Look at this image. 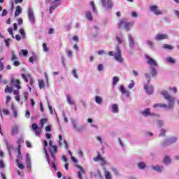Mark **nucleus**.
<instances>
[{
    "mask_svg": "<svg viewBox=\"0 0 179 179\" xmlns=\"http://www.w3.org/2000/svg\"><path fill=\"white\" fill-rule=\"evenodd\" d=\"M161 94L164 96L165 100H168V106L166 105V103H156L153 106V108H157L159 107L160 108H166L167 107L169 109L173 108L174 107V97L171 96V94H169V92L167 91H162Z\"/></svg>",
    "mask_w": 179,
    "mask_h": 179,
    "instance_id": "nucleus-1",
    "label": "nucleus"
},
{
    "mask_svg": "<svg viewBox=\"0 0 179 179\" xmlns=\"http://www.w3.org/2000/svg\"><path fill=\"white\" fill-rule=\"evenodd\" d=\"M108 55L110 57H114V59L117 62H120V63L124 62V59L122 58V55H121V49H120V47H118V46L116 48V53L115 54H114L113 51H110V52H108Z\"/></svg>",
    "mask_w": 179,
    "mask_h": 179,
    "instance_id": "nucleus-2",
    "label": "nucleus"
},
{
    "mask_svg": "<svg viewBox=\"0 0 179 179\" xmlns=\"http://www.w3.org/2000/svg\"><path fill=\"white\" fill-rule=\"evenodd\" d=\"M122 26L124 27V29L127 31H129L132 29L133 24L131 22H127L125 20H121L118 23L119 29H122Z\"/></svg>",
    "mask_w": 179,
    "mask_h": 179,
    "instance_id": "nucleus-3",
    "label": "nucleus"
},
{
    "mask_svg": "<svg viewBox=\"0 0 179 179\" xmlns=\"http://www.w3.org/2000/svg\"><path fill=\"white\" fill-rule=\"evenodd\" d=\"M177 139V137H170L162 143V146H169V145H173V143H176Z\"/></svg>",
    "mask_w": 179,
    "mask_h": 179,
    "instance_id": "nucleus-4",
    "label": "nucleus"
},
{
    "mask_svg": "<svg viewBox=\"0 0 179 179\" xmlns=\"http://www.w3.org/2000/svg\"><path fill=\"white\" fill-rule=\"evenodd\" d=\"M94 162H100L101 166H106L107 164V162L106 161L105 158H103L101 157V154L100 152H98L97 156L96 157L93 158Z\"/></svg>",
    "mask_w": 179,
    "mask_h": 179,
    "instance_id": "nucleus-5",
    "label": "nucleus"
},
{
    "mask_svg": "<svg viewBox=\"0 0 179 179\" xmlns=\"http://www.w3.org/2000/svg\"><path fill=\"white\" fill-rule=\"evenodd\" d=\"M150 10L153 12L155 15H163V10L159 9V6L157 5H153L150 6Z\"/></svg>",
    "mask_w": 179,
    "mask_h": 179,
    "instance_id": "nucleus-6",
    "label": "nucleus"
},
{
    "mask_svg": "<svg viewBox=\"0 0 179 179\" xmlns=\"http://www.w3.org/2000/svg\"><path fill=\"white\" fill-rule=\"evenodd\" d=\"M101 4L103 8L111 9L113 8V1L111 0H101Z\"/></svg>",
    "mask_w": 179,
    "mask_h": 179,
    "instance_id": "nucleus-7",
    "label": "nucleus"
},
{
    "mask_svg": "<svg viewBox=\"0 0 179 179\" xmlns=\"http://www.w3.org/2000/svg\"><path fill=\"white\" fill-rule=\"evenodd\" d=\"M28 17L31 23H33V24L36 23L34 13H33V10H31V8H29L28 9Z\"/></svg>",
    "mask_w": 179,
    "mask_h": 179,
    "instance_id": "nucleus-8",
    "label": "nucleus"
},
{
    "mask_svg": "<svg viewBox=\"0 0 179 179\" xmlns=\"http://www.w3.org/2000/svg\"><path fill=\"white\" fill-rule=\"evenodd\" d=\"M72 124H73V128H75V129H76L78 132H83V131H84L85 129L86 128L85 125H82L78 127V125L76 124V120H72Z\"/></svg>",
    "mask_w": 179,
    "mask_h": 179,
    "instance_id": "nucleus-9",
    "label": "nucleus"
},
{
    "mask_svg": "<svg viewBox=\"0 0 179 179\" xmlns=\"http://www.w3.org/2000/svg\"><path fill=\"white\" fill-rule=\"evenodd\" d=\"M22 78L27 83L29 82V80H30L29 85L31 86H33V83H34V81L33 80V78H31V76L30 74H28L27 76H26V74L22 73Z\"/></svg>",
    "mask_w": 179,
    "mask_h": 179,
    "instance_id": "nucleus-10",
    "label": "nucleus"
},
{
    "mask_svg": "<svg viewBox=\"0 0 179 179\" xmlns=\"http://www.w3.org/2000/svg\"><path fill=\"white\" fill-rule=\"evenodd\" d=\"M145 58L148 59L147 64H148V65H150V66H157V62H156L155 59L149 57L148 55H146Z\"/></svg>",
    "mask_w": 179,
    "mask_h": 179,
    "instance_id": "nucleus-11",
    "label": "nucleus"
},
{
    "mask_svg": "<svg viewBox=\"0 0 179 179\" xmlns=\"http://www.w3.org/2000/svg\"><path fill=\"white\" fill-rule=\"evenodd\" d=\"M66 97L67 103H69V104H71V106H74V108L76 111V110H78V106H76V103H75V101H73V99L71 98V95L69 94L66 95Z\"/></svg>",
    "mask_w": 179,
    "mask_h": 179,
    "instance_id": "nucleus-12",
    "label": "nucleus"
},
{
    "mask_svg": "<svg viewBox=\"0 0 179 179\" xmlns=\"http://www.w3.org/2000/svg\"><path fill=\"white\" fill-rule=\"evenodd\" d=\"M26 164L27 168L28 169V171H31V159L30 158V156H29V154H27L26 156Z\"/></svg>",
    "mask_w": 179,
    "mask_h": 179,
    "instance_id": "nucleus-13",
    "label": "nucleus"
},
{
    "mask_svg": "<svg viewBox=\"0 0 179 179\" xmlns=\"http://www.w3.org/2000/svg\"><path fill=\"white\" fill-rule=\"evenodd\" d=\"M32 129H33V131H35V134L37 136H38V135L41 134V128L38 127L37 124L34 123L32 124Z\"/></svg>",
    "mask_w": 179,
    "mask_h": 179,
    "instance_id": "nucleus-14",
    "label": "nucleus"
},
{
    "mask_svg": "<svg viewBox=\"0 0 179 179\" xmlns=\"http://www.w3.org/2000/svg\"><path fill=\"white\" fill-rule=\"evenodd\" d=\"M141 114L143 115H145V117H149V115H150V116L156 115V114L152 113L150 112V108H147L144 110L141 111Z\"/></svg>",
    "mask_w": 179,
    "mask_h": 179,
    "instance_id": "nucleus-15",
    "label": "nucleus"
},
{
    "mask_svg": "<svg viewBox=\"0 0 179 179\" xmlns=\"http://www.w3.org/2000/svg\"><path fill=\"white\" fill-rule=\"evenodd\" d=\"M169 36L167 34H157L155 37L157 41H162V40H167Z\"/></svg>",
    "mask_w": 179,
    "mask_h": 179,
    "instance_id": "nucleus-16",
    "label": "nucleus"
},
{
    "mask_svg": "<svg viewBox=\"0 0 179 179\" xmlns=\"http://www.w3.org/2000/svg\"><path fill=\"white\" fill-rule=\"evenodd\" d=\"M76 167H77V169H79L80 170V171L78 172V178L83 179L82 174H85V173H86V171H85V169H83V168H82V166H80L79 165H76Z\"/></svg>",
    "mask_w": 179,
    "mask_h": 179,
    "instance_id": "nucleus-17",
    "label": "nucleus"
},
{
    "mask_svg": "<svg viewBox=\"0 0 179 179\" xmlns=\"http://www.w3.org/2000/svg\"><path fill=\"white\" fill-rule=\"evenodd\" d=\"M120 90L122 94H125L127 97H129V92L127 91L124 85H121L120 87Z\"/></svg>",
    "mask_w": 179,
    "mask_h": 179,
    "instance_id": "nucleus-18",
    "label": "nucleus"
},
{
    "mask_svg": "<svg viewBox=\"0 0 179 179\" xmlns=\"http://www.w3.org/2000/svg\"><path fill=\"white\" fill-rule=\"evenodd\" d=\"M11 83H15V87L17 89H22V87L20 86V80H11Z\"/></svg>",
    "mask_w": 179,
    "mask_h": 179,
    "instance_id": "nucleus-19",
    "label": "nucleus"
},
{
    "mask_svg": "<svg viewBox=\"0 0 179 179\" xmlns=\"http://www.w3.org/2000/svg\"><path fill=\"white\" fill-rule=\"evenodd\" d=\"M144 89L148 94H152L153 93V87H148V85H145Z\"/></svg>",
    "mask_w": 179,
    "mask_h": 179,
    "instance_id": "nucleus-20",
    "label": "nucleus"
},
{
    "mask_svg": "<svg viewBox=\"0 0 179 179\" xmlns=\"http://www.w3.org/2000/svg\"><path fill=\"white\" fill-rule=\"evenodd\" d=\"M17 159H15L16 163H20L22 160H23V157H22V151H17Z\"/></svg>",
    "mask_w": 179,
    "mask_h": 179,
    "instance_id": "nucleus-21",
    "label": "nucleus"
},
{
    "mask_svg": "<svg viewBox=\"0 0 179 179\" xmlns=\"http://www.w3.org/2000/svg\"><path fill=\"white\" fill-rule=\"evenodd\" d=\"M152 169L155 171H157L158 173H162V171H163V167L159 165H157L155 166H152Z\"/></svg>",
    "mask_w": 179,
    "mask_h": 179,
    "instance_id": "nucleus-22",
    "label": "nucleus"
},
{
    "mask_svg": "<svg viewBox=\"0 0 179 179\" xmlns=\"http://www.w3.org/2000/svg\"><path fill=\"white\" fill-rule=\"evenodd\" d=\"M22 13V7L20 6H17L16 10L15 12V16L17 17V16H19Z\"/></svg>",
    "mask_w": 179,
    "mask_h": 179,
    "instance_id": "nucleus-23",
    "label": "nucleus"
},
{
    "mask_svg": "<svg viewBox=\"0 0 179 179\" xmlns=\"http://www.w3.org/2000/svg\"><path fill=\"white\" fill-rule=\"evenodd\" d=\"M129 41L130 47H134V45H135V41H134V38L131 34L129 35Z\"/></svg>",
    "mask_w": 179,
    "mask_h": 179,
    "instance_id": "nucleus-24",
    "label": "nucleus"
},
{
    "mask_svg": "<svg viewBox=\"0 0 179 179\" xmlns=\"http://www.w3.org/2000/svg\"><path fill=\"white\" fill-rule=\"evenodd\" d=\"M85 16H86L87 20H90V21L93 20V15H92V12L87 11V12L85 13Z\"/></svg>",
    "mask_w": 179,
    "mask_h": 179,
    "instance_id": "nucleus-25",
    "label": "nucleus"
},
{
    "mask_svg": "<svg viewBox=\"0 0 179 179\" xmlns=\"http://www.w3.org/2000/svg\"><path fill=\"white\" fill-rule=\"evenodd\" d=\"M5 93H12L13 92V88L9 87V85H6L5 89H4Z\"/></svg>",
    "mask_w": 179,
    "mask_h": 179,
    "instance_id": "nucleus-26",
    "label": "nucleus"
},
{
    "mask_svg": "<svg viewBox=\"0 0 179 179\" xmlns=\"http://www.w3.org/2000/svg\"><path fill=\"white\" fill-rule=\"evenodd\" d=\"M104 175L106 179H113V176H111V173H110V171H105Z\"/></svg>",
    "mask_w": 179,
    "mask_h": 179,
    "instance_id": "nucleus-27",
    "label": "nucleus"
},
{
    "mask_svg": "<svg viewBox=\"0 0 179 179\" xmlns=\"http://www.w3.org/2000/svg\"><path fill=\"white\" fill-rule=\"evenodd\" d=\"M120 82V78L118 77H113V86H115Z\"/></svg>",
    "mask_w": 179,
    "mask_h": 179,
    "instance_id": "nucleus-28",
    "label": "nucleus"
},
{
    "mask_svg": "<svg viewBox=\"0 0 179 179\" xmlns=\"http://www.w3.org/2000/svg\"><path fill=\"white\" fill-rule=\"evenodd\" d=\"M164 50H173L174 47L171 45L164 44L162 47Z\"/></svg>",
    "mask_w": 179,
    "mask_h": 179,
    "instance_id": "nucleus-29",
    "label": "nucleus"
},
{
    "mask_svg": "<svg viewBox=\"0 0 179 179\" xmlns=\"http://www.w3.org/2000/svg\"><path fill=\"white\" fill-rule=\"evenodd\" d=\"M166 59L169 64H176V59L171 57H166Z\"/></svg>",
    "mask_w": 179,
    "mask_h": 179,
    "instance_id": "nucleus-30",
    "label": "nucleus"
},
{
    "mask_svg": "<svg viewBox=\"0 0 179 179\" xmlns=\"http://www.w3.org/2000/svg\"><path fill=\"white\" fill-rule=\"evenodd\" d=\"M112 111L113 113H118V105L117 104L112 105Z\"/></svg>",
    "mask_w": 179,
    "mask_h": 179,
    "instance_id": "nucleus-31",
    "label": "nucleus"
},
{
    "mask_svg": "<svg viewBox=\"0 0 179 179\" xmlns=\"http://www.w3.org/2000/svg\"><path fill=\"white\" fill-rule=\"evenodd\" d=\"M95 102L97 103V104H101V103H103V99H101V97L99 96H96L95 97Z\"/></svg>",
    "mask_w": 179,
    "mask_h": 179,
    "instance_id": "nucleus-32",
    "label": "nucleus"
},
{
    "mask_svg": "<svg viewBox=\"0 0 179 179\" xmlns=\"http://www.w3.org/2000/svg\"><path fill=\"white\" fill-rule=\"evenodd\" d=\"M38 86L39 89H44V87H45V85L44 84V80H41L38 81Z\"/></svg>",
    "mask_w": 179,
    "mask_h": 179,
    "instance_id": "nucleus-33",
    "label": "nucleus"
},
{
    "mask_svg": "<svg viewBox=\"0 0 179 179\" xmlns=\"http://www.w3.org/2000/svg\"><path fill=\"white\" fill-rule=\"evenodd\" d=\"M138 167L143 170V169H146V164L145 162H140L138 164Z\"/></svg>",
    "mask_w": 179,
    "mask_h": 179,
    "instance_id": "nucleus-34",
    "label": "nucleus"
},
{
    "mask_svg": "<svg viewBox=\"0 0 179 179\" xmlns=\"http://www.w3.org/2000/svg\"><path fill=\"white\" fill-rule=\"evenodd\" d=\"M163 162L165 164H170V163L171 162L170 159V157H169V156L165 157Z\"/></svg>",
    "mask_w": 179,
    "mask_h": 179,
    "instance_id": "nucleus-35",
    "label": "nucleus"
},
{
    "mask_svg": "<svg viewBox=\"0 0 179 179\" xmlns=\"http://www.w3.org/2000/svg\"><path fill=\"white\" fill-rule=\"evenodd\" d=\"M48 121L47 118H42L41 120V128L44 127V124Z\"/></svg>",
    "mask_w": 179,
    "mask_h": 179,
    "instance_id": "nucleus-36",
    "label": "nucleus"
},
{
    "mask_svg": "<svg viewBox=\"0 0 179 179\" xmlns=\"http://www.w3.org/2000/svg\"><path fill=\"white\" fill-rule=\"evenodd\" d=\"M151 75L152 77L156 76V75H157V71H156V69H155L154 67H151Z\"/></svg>",
    "mask_w": 179,
    "mask_h": 179,
    "instance_id": "nucleus-37",
    "label": "nucleus"
},
{
    "mask_svg": "<svg viewBox=\"0 0 179 179\" xmlns=\"http://www.w3.org/2000/svg\"><path fill=\"white\" fill-rule=\"evenodd\" d=\"M20 34L22 36V38H26V32H24V29H20Z\"/></svg>",
    "mask_w": 179,
    "mask_h": 179,
    "instance_id": "nucleus-38",
    "label": "nucleus"
},
{
    "mask_svg": "<svg viewBox=\"0 0 179 179\" xmlns=\"http://www.w3.org/2000/svg\"><path fill=\"white\" fill-rule=\"evenodd\" d=\"M15 134H17V127L16 126H14L11 131V135L13 136Z\"/></svg>",
    "mask_w": 179,
    "mask_h": 179,
    "instance_id": "nucleus-39",
    "label": "nucleus"
},
{
    "mask_svg": "<svg viewBox=\"0 0 179 179\" xmlns=\"http://www.w3.org/2000/svg\"><path fill=\"white\" fill-rule=\"evenodd\" d=\"M7 150H8V152L10 153V155H11L12 152H12V150H13V147L12 146V145L8 144L7 145Z\"/></svg>",
    "mask_w": 179,
    "mask_h": 179,
    "instance_id": "nucleus-40",
    "label": "nucleus"
},
{
    "mask_svg": "<svg viewBox=\"0 0 179 179\" xmlns=\"http://www.w3.org/2000/svg\"><path fill=\"white\" fill-rule=\"evenodd\" d=\"M90 5L92 6L93 12H96V4L93 1H90Z\"/></svg>",
    "mask_w": 179,
    "mask_h": 179,
    "instance_id": "nucleus-41",
    "label": "nucleus"
},
{
    "mask_svg": "<svg viewBox=\"0 0 179 179\" xmlns=\"http://www.w3.org/2000/svg\"><path fill=\"white\" fill-rule=\"evenodd\" d=\"M10 59L11 61H16V59H17V57L15 55V52H12Z\"/></svg>",
    "mask_w": 179,
    "mask_h": 179,
    "instance_id": "nucleus-42",
    "label": "nucleus"
},
{
    "mask_svg": "<svg viewBox=\"0 0 179 179\" xmlns=\"http://www.w3.org/2000/svg\"><path fill=\"white\" fill-rule=\"evenodd\" d=\"M147 44L149 45L150 48H153L155 47V43L150 41H148Z\"/></svg>",
    "mask_w": 179,
    "mask_h": 179,
    "instance_id": "nucleus-43",
    "label": "nucleus"
},
{
    "mask_svg": "<svg viewBox=\"0 0 179 179\" xmlns=\"http://www.w3.org/2000/svg\"><path fill=\"white\" fill-rule=\"evenodd\" d=\"M2 61H3V57L0 59V71H2V69L5 68V66H3V62H2Z\"/></svg>",
    "mask_w": 179,
    "mask_h": 179,
    "instance_id": "nucleus-44",
    "label": "nucleus"
},
{
    "mask_svg": "<svg viewBox=\"0 0 179 179\" xmlns=\"http://www.w3.org/2000/svg\"><path fill=\"white\" fill-rule=\"evenodd\" d=\"M8 31L9 34H10V36H12L13 38H15V36H13V29H12V27H9L8 29Z\"/></svg>",
    "mask_w": 179,
    "mask_h": 179,
    "instance_id": "nucleus-45",
    "label": "nucleus"
},
{
    "mask_svg": "<svg viewBox=\"0 0 179 179\" xmlns=\"http://www.w3.org/2000/svg\"><path fill=\"white\" fill-rule=\"evenodd\" d=\"M159 136H166V130L164 129H161Z\"/></svg>",
    "mask_w": 179,
    "mask_h": 179,
    "instance_id": "nucleus-46",
    "label": "nucleus"
},
{
    "mask_svg": "<svg viewBox=\"0 0 179 179\" xmlns=\"http://www.w3.org/2000/svg\"><path fill=\"white\" fill-rule=\"evenodd\" d=\"M112 171L116 174V176H120V172L118 171V169L117 168H113Z\"/></svg>",
    "mask_w": 179,
    "mask_h": 179,
    "instance_id": "nucleus-47",
    "label": "nucleus"
},
{
    "mask_svg": "<svg viewBox=\"0 0 179 179\" xmlns=\"http://www.w3.org/2000/svg\"><path fill=\"white\" fill-rule=\"evenodd\" d=\"M115 40L118 42V44H122V40H121L120 36H116Z\"/></svg>",
    "mask_w": 179,
    "mask_h": 179,
    "instance_id": "nucleus-48",
    "label": "nucleus"
},
{
    "mask_svg": "<svg viewBox=\"0 0 179 179\" xmlns=\"http://www.w3.org/2000/svg\"><path fill=\"white\" fill-rule=\"evenodd\" d=\"M23 96H24V101H27V99H29V93L24 92Z\"/></svg>",
    "mask_w": 179,
    "mask_h": 179,
    "instance_id": "nucleus-49",
    "label": "nucleus"
},
{
    "mask_svg": "<svg viewBox=\"0 0 179 179\" xmlns=\"http://www.w3.org/2000/svg\"><path fill=\"white\" fill-rule=\"evenodd\" d=\"M34 59H36V56H32L29 57V61L31 64H34Z\"/></svg>",
    "mask_w": 179,
    "mask_h": 179,
    "instance_id": "nucleus-50",
    "label": "nucleus"
},
{
    "mask_svg": "<svg viewBox=\"0 0 179 179\" xmlns=\"http://www.w3.org/2000/svg\"><path fill=\"white\" fill-rule=\"evenodd\" d=\"M72 73L74 78H76V79H79V76H78V74H76V70H73Z\"/></svg>",
    "mask_w": 179,
    "mask_h": 179,
    "instance_id": "nucleus-51",
    "label": "nucleus"
},
{
    "mask_svg": "<svg viewBox=\"0 0 179 179\" xmlns=\"http://www.w3.org/2000/svg\"><path fill=\"white\" fill-rule=\"evenodd\" d=\"M21 52H22V55H24V57H26L27 55V54H29V52L27 50H22Z\"/></svg>",
    "mask_w": 179,
    "mask_h": 179,
    "instance_id": "nucleus-52",
    "label": "nucleus"
},
{
    "mask_svg": "<svg viewBox=\"0 0 179 179\" xmlns=\"http://www.w3.org/2000/svg\"><path fill=\"white\" fill-rule=\"evenodd\" d=\"M16 163H17L19 169H20L21 170H23V169H24V166H23V164H20V162H16Z\"/></svg>",
    "mask_w": 179,
    "mask_h": 179,
    "instance_id": "nucleus-53",
    "label": "nucleus"
},
{
    "mask_svg": "<svg viewBox=\"0 0 179 179\" xmlns=\"http://www.w3.org/2000/svg\"><path fill=\"white\" fill-rule=\"evenodd\" d=\"M43 51H45V52H48V48H47V44L43 43Z\"/></svg>",
    "mask_w": 179,
    "mask_h": 179,
    "instance_id": "nucleus-54",
    "label": "nucleus"
},
{
    "mask_svg": "<svg viewBox=\"0 0 179 179\" xmlns=\"http://www.w3.org/2000/svg\"><path fill=\"white\" fill-rule=\"evenodd\" d=\"M6 15H8V10L3 9L1 13V16H6Z\"/></svg>",
    "mask_w": 179,
    "mask_h": 179,
    "instance_id": "nucleus-55",
    "label": "nucleus"
},
{
    "mask_svg": "<svg viewBox=\"0 0 179 179\" xmlns=\"http://www.w3.org/2000/svg\"><path fill=\"white\" fill-rule=\"evenodd\" d=\"M11 100H12V97H10V96H6V104H8L9 101H10Z\"/></svg>",
    "mask_w": 179,
    "mask_h": 179,
    "instance_id": "nucleus-56",
    "label": "nucleus"
},
{
    "mask_svg": "<svg viewBox=\"0 0 179 179\" xmlns=\"http://www.w3.org/2000/svg\"><path fill=\"white\" fill-rule=\"evenodd\" d=\"M52 148H53L52 153H57V152H58V147H57V145H53Z\"/></svg>",
    "mask_w": 179,
    "mask_h": 179,
    "instance_id": "nucleus-57",
    "label": "nucleus"
},
{
    "mask_svg": "<svg viewBox=\"0 0 179 179\" xmlns=\"http://www.w3.org/2000/svg\"><path fill=\"white\" fill-rule=\"evenodd\" d=\"M66 52L67 54V57H72L73 53L71 50H67Z\"/></svg>",
    "mask_w": 179,
    "mask_h": 179,
    "instance_id": "nucleus-58",
    "label": "nucleus"
},
{
    "mask_svg": "<svg viewBox=\"0 0 179 179\" xmlns=\"http://www.w3.org/2000/svg\"><path fill=\"white\" fill-rule=\"evenodd\" d=\"M13 65L14 66H19V65H20V62H19L17 60H15L13 62Z\"/></svg>",
    "mask_w": 179,
    "mask_h": 179,
    "instance_id": "nucleus-59",
    "label": "nucleus"
},
{
    "mask_svg": "<svg viewBox=\"0 0 179 179\" xmlns=\"http://www.w3.org/2000/svg\"><path fill=\"white\" fill-rule=\"evenodd\" d=\"M103 64H99L98 65V71H103Z\"/></svg>",
    "mask_w": 179,
    "mask_h": 179,
    "instance_id": "nucleus-60",
    "label": "nucleus"
},
{
    "mask_svg": "<svg viewBox=\"0 0 179 179\" xmlns=\"http://www.w3.org/2000/svg\"><path fill=\"white\" fill-rule=\"evenodd\" d=\"M51 126H46L45 127V131H47V132H51Z\"/></svg>",
    "mask_w": 179,
    "mask_h": 179,
    "instance_id": "nucleus-61",
    "label": "nucleus"
},
{
    "mask_svg": "<svg viewBox=\"0 0 179 179\" xmlns=\"http://www.w3.org/2000/svg\"><path fill=\"white\" fill-rule=\"evenodd\" d=\"M3 113L5 115H9V110H8V109H3Z\"/></svg>",
    "mask_w": 179,
    "mask_h": 179,
    "instance_id": "nucleus-62",
    "label": "nucleus"
},
{
    "mask_svg": "<svg viewBox=\"0 0 179 179\" xmlns=\"http://www.w3.org/2000/svg\"><path fill=\"white\" fill-rule=\"evenodd\" d=\"M169 90H171V92L177 93V88H176V87H169Z\"/></svg>",
    "mask_w": 179,
    "mask_h": 179,
    "instance_id": "nucleus-63",
    "label": "nucleus"
},
{
    "mask_svg": "<svg viewBox=\"0 0 179 179\" xmlns=\"http://www.w3.org/2000/svg\"><path fill=\"white\" fill-rule=\"evenodd\" d=\"M10 41V39H6L5 40V43H6V47H9V42Z\"/></svg>",
    "mask_w": 179,
    "mask_h": 179,
    "instance_id": "nucleus-64",
    "label": "nucleus"
}]
</instances>
